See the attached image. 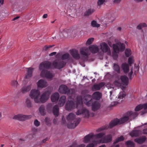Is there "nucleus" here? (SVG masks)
Returning a JSON list of instances; mask_svg holds the SVG:
<instances>
[{
    "label": "nucleus",
    "instance_id": "obj_1",
    "mask_svg": "<svg viewBox=\"0 0 147 147\" xmlns=\"http://www.w3.org/2000/svg\"><path fill=\"white\" fill-rule=\"evenodd\" d=\"M66 63L63 61H57L53 62L52 64L48 61L41 63L39 66V69L41 71L40 76L44 78H46L48 79L51 80L54 76L52 72L46 70L50 68H56L58 69L62 68L66 64Z\"/></svg>",
    "mask_w": 147,
    "mask_h": 147
},
{
    "label": "nucleus",
    "instance_id": "obj_2",
    "mask_svg": "<svg viewBox=\"0 0 147 147\" xmlns=\"http://www.w3.org/2000/svg\"><path fill=\"white\" fill-rule=\"evenodd\" d=\"M76 105L72 101H68L65 105V109L68 111H71L76 108L78 109L76 112L77 115L82 114L84 118L89 117L90 114L89 111L85 108L83 107L82 98L81 96H78L76 98Z\"/></svg>",
    "mask_w": 147,
    "mask_h": 147
},
{
    "label": "nucleus",
    "instance_id": "obj_3",
    "mask_svg": "<svg viewBox=\"0 0 147 147\" xmlns=\"http://www.w3.org/2000/svg\"><path fill=\"white\" fill-rule=\"evenodd\" d=\"M138 115V113L136 112L129 111L125 113L120 120L117 119H115L110 122L109 125H106L103 127L97 129L96 131L100 132L108 128H112L117 125L123 123L129 120H131L132 119H134Z\"/></svg>",
    "mask_w": 147,
    "mask_h": 147
},
{
    "label": "nucleus",
    "instance_id": "obj_4",
    "mask_svg": "<svg viewBox=\"0 0 147 147\" xmlns=\"http://www.w3.org/2000/svg\"><path fill=\"white\" fill-rule=\"evenodd\" d=\"M66 119L69 121L67 127L69 128H75L80 121V118H75V115L72 113H70L67 116Z\"/></svg>",
    "mask_w": 147,
    "mask_h": 147
},
{
    "label": "nucleus",
    "instance_id": "obj_5",
    "mask_svg": "<svg viewBox=\"0 0 147 147\" xmlns=\"http://www.w3.org/2000/svg\"><path fill=\"white\" fill-rule=\"evenodd\" d=\"M128 78L125 76H123L120 78L118 77H116L113 84L116 86L119 87L123 90L125 88V87L122 86L123 84L127 86L128 84Z\"/></svg>",
    "mask_w": 147,
    "mask_h": 147
},
{
    "label": "nucleus",
    "instance_id": "obj_6",
    "mask_svg": "<svg viewBox=\"0 0 147 147\" xmlns=\"http://www.w3.org/2000/svg\"><path fill=\"white\" fill-rule=\"evenodd\" d=\"M112 136L111 134H108L103 137L99 141H94L92 143L88 144L86 147H94L95 145L98 143H107L110 142L112 140Z\"/></svg>",
    "mask_w": 147,
    "mask_h": 147
},
{
    "label": "nucleus",
    "instance_id": "obj_7",
    "mask_svg": "<svg viewBox=\"0 0 147 147\" xmlns=\"http://www.w3.org/2000/svg\"><path fill=\"white\" fill-rule=\"evenodd\" d=\"M113 47L114 52L113 53L112 56L115 59L117 57V54L119 51H123L125 49V45L123 43L119 42L116 44H113Z\"/></svg>",
    "mask_w": 147,
    "mask_h": 147
},
{
    "label": "nucleus",
    "instance_id": "obj_8",
    "mask_svg": "<svg viewBox=\"0 0 147 147\" xmlns=\"http://www.w3.org/2000/svg\"><path fill=\"white\" fill-rule=\"evenodd\" d=\"M58 91L61 93L67 94L70 98H71L72 96L70 95L75 93V90L74 89H69L66 85H60Z\"/></svg>",
    "mask_w": 147,
    "mask_h": 147
},
{
    "label": "nucleus",
    "instance_id": "obj_9",
    "mask_svg": "<svg viewBox=\"0 0 147 147\" xmlns=\"http://www.w3.org/2000/svg\"><path fill=\"white\" fill-rule=\"evenodd\" d=\"M31 117L32 116L30 115H24L21 114H18L14 116L13 118L15 120L23 121Z\"/></svg>",
    "mask_w": 147,
    "mask_h": 147
},
{
    "label": "nucleus",
    "instance_id": "obj_10",
    "mask_svg": "<svg viewBox=\"0 0 147 147\" xmlns=\"http://www.w3.org/2000/svg\"><path fill=\"white\" fill-rule=\"evenodd\" d=\"M144 109L141 111V115H142L147 112V102L146 104H140L138 105L135 109V111H138L141 109Z\"/></svg>",
    "mask_w": 147,
    "mask_h": 147
},
{
    "label": "nucleus",
    "instance_id": "obj_11",
    "mask_svg": "<svg viewBox=\"0 0 147 147\" xmlns=\"http://www.w3.org/2000/svg\"><path fill=\"white\" fill-rule=\"evenodd\" d=\"M94 135L93 133H91L88 135L86 136L82 139L83 142L85 143H87L89 142L92 141L91 143H92L93 141H95L93 140L94 138ZM90 144V143H89Z\"/></svg>",
    "mask_w": 147,
    "mask_h": 147
},
{
    "label": "nucleus",
    "instance_id": "obj_12",
    "mask_svg": "<svg viewBox=\"0 0 147 147\" xmlns=\"http://www.w3.org/2000/svg\"><path fill=\"white\" fill-rule=\"evenodd\" d=\"M80 52L82 55L86 57V58L84 60L87 61L88 59V56L90 54L88 48L85 47L82 48L80 49Z\"/></svg>",
    "mask_w": 147,
    "mask_h": 147
},
{
    "label": "nucleus",
    "instance_id": "obj_13",
    "mask_svg": "<svg viewBox=\"0 0 147 147\" xmlns=\"http://www.w3.org/2000/svg\"><path fill=\"white\" fill-rule=\"evenodd\" d=\"M84 99V102L86 105L88 106H91L93 101L90 95L88 94L85 96Z\"/></svg>",
    "mask_w": 147,
    "mask_h": 147
},
{
    "label": "nucleus",
    "instance_id": "obj_14",
    "mask_svg": "<svg viewBox=\"0 0 147 147\" xmlns=\"http://www.w3.org/2000/svg\"><path fill=\"white\" fill-rule=\"evenodd\" d=\"M50 94V92L49 91L44 92L40 96L41 102L43 103L46 102L48 100Z\"/></svg>",
    "mask_w": 147,
    "mask_h": 147
},
{
    "label": "nucleus",
    "instance_id": "obj_15",
    "mask_svg": "<svg viewBox=\"0 0 147 147\" xmlns=\"http://www.w3.org/2000/svg\"><path fill=\"white\" fill-rule=\"evenodd\" d=\"M100 49L104 53L108 52L110 53V50L107 44L105 42L100 44Z\"/></svg>",
    "mask_w": 147,
    "mask_h": 147
},
{
    "label": "nucleus",
    "instance_id": "obj_16",
    "mask_svg": "<svg viewBox=\"0 0 147 147\" xmlns=\"http://www.w3.org/2000/svg\"><path fill=\"white\" fill-rule=\"evenodd\" d=\"M37 85L38 88H43L47 87L48 84L46 81L40 79L37 82Z\"/></svg>",
    "mask_w": 147,
    "mask_h": 147
},
{
    "label": "nucleus",
    "instance_id": "obj_17",
    "mask_svg": "<svg viewBox=\"0 0 147 147\" xmlns=\"http://www.w3.org/2000/svg\"><path fill=\"white\" fill-rule=\"evenodd\" d=\"M105 84L103 82H100L98 84H95L92 88L93 90L96 91L99 90Z\"/></svg>",
    "mask_w": 147,
    "mask_h": 147
},
{
    "label": "nucleus",
    "instance_id": "obj_18",
    "mask_svg": "<svg viewBox=\"0 0 147 147\" xmlns=\"http://www.w3.org/2000/svg\"><path fill=\"white\" fill-rule=\"evenodd\" d=\"M40 94V92L38 90H32L29 94L30 96L32 99L38 97Z\"/></svg>",
    "mask_w": 147,
    "mask_h": 147
},
{
    "label": "nucleus",
    "instance_id": "obj_19",
    "mask_svg": "<svg viewBox=\"0 0 147 147\" xmlns=\"http://www.w3.org/2000/svg\"><path fill=\"white\" fill-rule=\"evenodd\" d=\"M70 53L73 57L75 59H80V56L77 50L75 49L70 50Z\"/></svg>",
    "mask_w": 147,
    "mask_h": 147
},
{
    "label": "nucleus",
    "instance_id": "obj_20",
    "mask_svg": "<svg viewBox=\"0 0 147 147\" xmlns=\"http://www.w3.org/2000/svg\"><path fill=\"white\" fill-rule=\"evenodd\" d=\"M27 72L25 77V79H29L32 76V73L34 70L32 67H30L26 68Z\"/></svg>",
    "mask_w": 147,
    "mask_h": 147
},
{
    "label": "nucleus",
    "instance_id": "obj_21",
    "mask_svg": "<svg viewBox=\"0 0 147 147\" xmlns=\"http://www.w3.org/2000/svg\"><path fill=\"white\" fill-rule=\"evenodd\" d=\"M91 106L92 110L96 111L100 107V103L97 101H95L92 102Z\"/></svg>",
    "mask_w": 147,
    "mask_h": 147
},
{
    "label": "nucleus",
    "instance_id": "obj_22",
    "mask_svg": "<svg viewBox=\"0 0 147 147\" xmlns=\"http://www.w3.org/2000/svg\"><path fill=\"white\" fill-rule=\"evenodd\" d=\"M89 49L94 53H97L99 51V49L96 45H93L90 46L89 47Z\"/></svg>",
    "mask_w": 147,
    "mask_h": 147
},
{
    "label": "nucleus",
    "instance_id": "obj_23",
    "mask_svg": "<svg viewBox=\"0 0 147 147\" xmlns=\"http://www.w3.org/2000/svg\"><path fill=\"white\" fill-rule=\"evenodd\" d=\"M142 131L139 130H134L130 133L129 135L131 137H137L141 134Z\"/></svg>",
    "mask_w": 147,
    "mask_h": 147
},
{
    "label": "nucleus",
    "instance_id": "obj_24",
    "mask_svg": "<svg viewBox=\"0 0 147 147\" xmlns=\"http://www.w3.org/2000/svg\"><path fill=\"white\" fill-rule=\"evenodd\" d=\"M59 94L58 92H55L51 96V101L53 102H57L59 98Z\"/></svg>",
    "mask_w": 147,
    "mask_h": 147
},
{
    "label": "nucleus",
    "instance_id": "obj_25",
    "mask_svg": "<svg viewBox=\"0 0 147 147\" xmlns=\"http://www.w3.org/2000/svg\"><path fill=\"white\" fill-rule=\"evenodd\" d=\"M66 101V97L65 96H61L59 99L58 105L60 107L63 106Z\"/></svg>",
    "mask_w": 147,
    "mask_h": 147
},
{
    "label": "nucleus",
    "instance_id": "obj_26",
    "mask_svg": "<svg viewBox=\"0 0 147 147\" xmlns=\"http://www.w3.org/2000/svg\"><path fill=\"white\" fill-rule=\"evenodd\" d=\"M32 85L30 84L28 86H24L21 89V92L23 94L25 93L28 92L31 89Z\"/></svg>",
    "mask_w": 147,
    "mask_h": 147
},
{
    "label": "nucleus",
    "instance_id": "obj_27",
    "mask_svg": "<svg viewBox=\"0 0 147 147\" xmlns=\"http://www.w3.org/2000/svg\"><path fill=\"white\" fill-rule=\"evenodd\" d=\"M101 96V93L99 92H95L92 95V98L96 100H99Z\"/></svg>",
    "mask_w": 147,
    "mask_h": 147
},
{
    "label": "nucleus",
    "instance_id": "obj_28",
    "mask_svg": "<svg viewBox=\"0 0 147 147\" xmlns=\"http://www.w3.org/2000/svg\"><path fill=\"white\" fill-rule=\"evenodd\" d=\"M25 105V106L28 108H30L32 107V102L30 98H27L26 99Z\"/></svg>",
    "mask_w": 147,
    "mask_h": 147
},
{
    "label": "nucleus",
    "instance_id": "obj_29",
    "mask_svg": "<svg viewBox=\"0 0 147 147\" xmlns=\"http://www.w3.org/2000/svg\"><path fill=\"white\" fill-rule=\"evenodd\" d=\"M146 138L145 136H142L140 138H137L134 140V141L139 144H141L146 140Z\"/></svg>",
    "mask_w": 147,
    "mask_h": 147
},
{
    "label": "nucleus",
    "instance_id": "obj_30",
    "mask_svg": "<svg viewBox=\"0 0 147 147\" xmlns=\"http://www.w3.org/2000/svg\"><path fill=\"white\" fill-rule=\"evenodd\" d=\"M121 68L123 71L125 73H127L129 71V65L126 63H122L121 65Z\"/></svg>",
    "mask_w": 147,
    "mask_h": 147
},
{
    "label": "nucleus",
    "instance_id": "obj_31",
    "mask_svg": "<svg viewBox=\"0 0 147 147\" xmlns=\"http://www.w3.org/2000/svg\"><path fill=\"white\" fill-rule=\"evenodd\" d=\"M53 112L55 117H57L58 116L59 114V108L57 105H56L54 107L53 109Z\"/></svg>",
    "mask_w": 147,
    "mask_h": 147
},
{
    "label": "nucleus",
    "instance_id": "obj_32",
    "mask_svg": "<svg viewBox=\"0 0 147 147\" xmlns=\"http://www.w3.org/2000/svg\"><path fill=\"white\" fill-rule=\"evenodd\" d=\"M113 70L117 73L119 74L120 73V68L119 65L116 63H114L113 67Z\"/></svg>",
    "mask_w": 147,
    "mask_h": 147
},
{
    "label": "nucleus",
    "instance_id": "obj_33",
    "mask_svg": "<svg viewBox=\"0 0 147 147\" xmlns=\"http://www.w3.org/2000/svg\"><path fill=\"white\" fill-rule=\"evenodd\" d=\"M105 134L104 133L101 132L95 135H94V138L96 139H101L103 137Z\"/></svg>",
    "mask_w": 147,
    "mask_h": 147
},
{
    "label": "nucleus",
    "instance_id": "obj_34",
    "mask_svg": "<svg viewBox=\"0 0 147 147\" xmlns=\"http://www.w3.org/2000/svg\"><path fill=\"white\" fill-rule=\"evenodd\" d=\"M40 113L42 115H44L45 114V107L43 105H41L39 109Z\"/></svg>",
    "mask_w": 147,
    "mask_h": 147
},
{
    "label": "nucleus",
    "instance_id": "obj_35",
    "mask_svg": "<svg viewBox=\"0 0 147 147\" xmlns=\"http://www.w3.org/2000/svg\"><path fill=\"white\" fill-rule=\"evenodd\" d=\"M125 92H120L118 95V98L120 99H122L123 97L125 96Z\"/></svg>",
    "mask_w": 147,
    "mask_h": 147
},
{
    "label": "nucleus",
    "instance_id": "obj_36",
    "mask_svg": "<svg viewBox=\"0 0 147 147\" xmlns=\"http://www.w3.org/2000/svg\"><path fill=\"white\" fill-rule=\"evenodd\" d=\"M124 139V138L123 136H121L120 137L117 138L113 143V145H115L118 142L123 141Z\"/></svg>",
    "mask_w": 147,
    "mask_h": 147
},
{
    "label": "nucleus",
    "instance_id": "obj_37",
    "mask_svg": "<svg viewBox=\"0 0 147 147\" xmlns=\"http://www.w3.org/2000/svg\"><path fill=\"white\" fill-rule=\"evenodd\" d=\"M147 27V25L144 23H140L137 26V28L139 30L141 29L142 28Z\"/></svg>",
    "mask_w": 147,
    "mask_h": 147
},
{
    "label": "nucleus",
    "instance_id": "obj_38",
    "mask_svg": "<svg viewBox=\"0 0 147 147\" xmlns=\"http://www.w3.org/2000/svg\"><path fill=\"white\" fill-rule=\"evenodd\" d=\"M126 144L127 147H134V143L130 141H127L126 142Z\"/></svg>",
    "mask_w": 147,
    "mask_h": 147
},
{
    "label": "nucleus",
    "instance_id": "obj_39",
    "mask_svg": "<svg viewBox=\"0 0 147 147\" xmlns=\"http://www.w3.org/2000/svg\"><path fill=\"white\" fill-rule=\"evenodd\" d=\"M94 12L93 9H88L85 12V15L87 16L91 14Z\"/></svg>",
    "mask_w": 147,
    "mask_h": 147
},
{
    "label": "nucleus",
    "instance_id": "obj_40",
    "mask_svg": "<svg viewBox=\"0 0 147 147\" xmlns=\"http://www.w3.org/2000/svg\"><path fill=\"white\" fill-rule=\"evenodd\" d=\"M134 61V57L133 56L130 57L128 59V63L130 66Z\"/></svg>",
    "mask_w": 147,
    "mask_h": 147
},
{
    "label": "nucleus",
    "instance_id": "obj_41",
    "mask_svg": "<svg viewBox=\"0 0 147 147\" xmlns=\"http://www.w3.org/2000/svg\"><path fill=\"white\" fill-rule=\"evenodd\" d=\"M91 25L93 27L98 28L100 26V25L98 24L96 21L93 20L91 22Z\"/></svg>",
    "mask_w": 147,
    "mask_h": 147
},
{
    "label": "nucleus",
    "instance_id": "obj_42",
    "mask_svg": "<svg viewBox=\"0 0 147 147\" xmlns=\"http://www.w3.org/2000/svg\"><path fill=\"white\" fill-rule=\"evenodd\" d=\"M131 50L129 49H126L125 50V54L126 57H128L131 55Z\"/></svg>",
    "mask_w": 147,
    "mask_h": 147
},
{
    "label": "nucleus",
    "instance_id": "obj_43",
    "mask_svg": "<svg viewBox=\"0 0 147 147\" xmlns=\"http://www.w3.org/2000/svg\"><path fill=\"white\" fill-rule=\"evenodd\" d=\"M69 54L68 53L64 54L62 55L61 59H67L69 58Z\"/></svg>",
    "mask_w": 147,
    "mask_h": 147
},
{
    "label": "nucleus",
    "instance_id": "obj_44",
    "mask_svg": "<svg viewBox=\"0 0 147 147\" xmlns=\"http://www.w3.org/2000/svg\"><path fill=\"white\" fill-rule=\"evenodd\" d=\"M94 38H92L88 39L86 42V45H90L94 41Z\"/></svg>",
    "mask_w": 147,
    "mask_h": 147
},
{
    "label": "nucleus",
    "instance_id": "obj_45",
    "mask_svg": "<svg viewBox=\"0 0 147 147\" xmlns=\"http://www.w3.org/2000/svg\"><path fill=\"white\" fill-rule=\"evenodd\" d=\"M18 84V83L16 81L13 80L11 82V85L14 87H16Z\"/></svg>",
    "mask_w": 147,
    "mask_h": 147
},
{
    "label": "nucleus",
    "instance_id": "obj_46",
    "mask_svg": "<svg viewBox=\"0 0 147 147\" xmlns=\"http://www.w3.org/2000/svg\"><path fill=\"white\" fill-rule=\"evenodd\" d=\"M139 66L138 65H135L134 68V73L136 74V73L138 72L139 70Z\"/></svg>",
    "mask_w": 147,
    "mask_h": 147
},
{
    "label": "nucleus",
    "instance_id": "obj_47",
    "mask_svg": "<svg viewBox=\"0 0 147 147\" xmlns=\"http://www.w3.org/2000/svg\"><path fill=\"white\" fill-rule=\"evenodd\" d=\"M35 102L37 103H40L41 102V98L39 99L38 97H36L35 98H33Z\"/></svg>",
    "mask_w": 147,
    "mask_h": 147
},
{
    "label": "nucleus",
    "instance_id": "obj_48",
    "mask_svg": "<svg viewBox=\"0 0 147 147\" xmlns=\"http://www.w3.org/2000/svg\"><path fill=\"white\" fill-rule=\"evenodd\" d=\"M105 0H98L97 4L98 6H100L102 5L105 2Z\"/></svg>",
    "mask_w": 147,
    "mask_h": 147
},
{
    "label": "nucleus",
    "instance_id": "obj_49",
    "mask_svg": "<svg viewBox=\"0 0 147 147\" xmlns=\"http://www.w3.org/2000/svg\"><path fill=\"white\" fill-rule=\"evenodd\" d=\"M34 123L35 126H38L39 125L40 123L37 119H35L34 120Z\"/></svg>",
    "mask_w": 147,
    "mask_h": 147
},
{
    "label": "nucleus",
    "instance_id": "obj_50",
    "mask_svg": "<svg viewBox=\"0 0 147 147\" xmlns=\"http://www.w3.org/2000/svg\"><path fill=\"white\" fill-rule=\"evenodd\" d=\"M118 103V102H112L111 104V107H113L116 105Z\"/></svg>",
    "mask_w": 147,
    "mask_h": 147
},
{
    "label": "nucleus",
    "instance_id": "obj_51",
    "mask_svg": "<svg viewBox=\"0 0 147 147\" xmlns=\"http://www.w3.org/2000/svg\"><path fill=\"white\" fill-rule=\"evenodd\" d=\"M49 119L48 118H46L45 119V121L47 124H48L49 121Z\"/></svg>",
    "mask_w": 147,
    "mask_h": 147
},
{
    "label": "nucleus",
    "instance_id": "obj_52",
    "mask_svg": "<svg viewBox=\"0 0 147 147\" xmlns=\"http://www.w3.org/2000/svg\"><path fill=\"white\" fill-rule=\"evenodd\" d=\"M121 0H114L113 1V2L115 4L118 3H120Z\"/></svg>",
    "mask_w": 147,
    "mask_h": 147
},
{
    "label": "nucleus",
    "instance_id": "obj_53",
    "mask_svg": "<svg viewBox=\"0 0 147 147\" xmlns=\"http://www.w3.org/2000/svg\"><path fill=\"white\" fill-rule=\"evenodd\" d=\"M133 69L132 68L131 69V71L129 74L128 76L130 78L131 77V76L133 74Z\"/></svg>",
    "mask_w": 147,
    "mask_h": 147
},
{
    "label": "nucleus",
    "instance_id": "obj_54",
    "mask_svg": "<svg viewBox=\"0 0 147 147\" xmlns=\"http://www.w3.org/2000/svg\"><path fill=\"white\" fill-rule=\"evenodd\" d=\"M37 131V130L36 129H32V136H33V135H34V134H32L34 132H36Z\"/></svg>",
    "mask_w": 147,
    "mask_h": 147
},
{
    "label": "nucleus",
    "instance_id": "obj_55",
    "mask_svg": "<svg viewBox=\"0 0 147 147\" xmlns=\"http://www.w3.org/2000/svg\"><path fill=\"white\" fill-rule=\"evenodd\" d=\"M143 134H147V129H144L143 130Z\"/></svg>",
    "mask_w": 147,
    "mask_h": 147
},
{
    "label": "nucleus",
    "instance_id": "obj_56",
    "mask_svg": "<svg viewBox=\"0 0 147 147\" xmlns=\"http://www.w3.org/2000/svg\"><path fill=\"white\" fill-rule=\"evenodd\" d=\"M52 106V104L51 103H49L47 105V108H49L50 107H51Z\"/></svg>",
    "mask_w": 147,
    "mask_h": 147
},
{
    "label": "nucleus",
    "instance_id": "obj_57",
    "mask_svg": "<svg viewBox=\"0 0 147 147\" xmlns=\"http://www.w3.org/2000/svg\"><path fill=\"white\" fill-rule=\"evenodd\" d=\"M56 53V52H53L50 54V56H52L53 55H55Z\"/></svg>",
    "mask_w": 147,
    "mask_h": 147
},
{
    "label": "nucleus",
    "instance_id": "obj_58",
    "mask_svg": "<svg viewBox=\"0 0 147 147\" xmlns=\"http://www.w3.org/2000/svg\"><path fill=\"white\" fill-rule=\"evenodd\" d=\"M110 147H119V145H113L111 146Z\"/></svg>",
    "mask_w": 147,
    "mask_h": 147
},
{
    "label": "nucleus",
    "instance_id": "obj_59",
    "mask_svg": "<svg viewBox=\"0 0 147 147\" xmlns=\"http://www.w3.org/2000/svg\"><path fill=\"white\" fill-rule=\"evenodd\" d=\"M48 15L47 14H44L43 16V18H47Z\"/></svg>",
    "mask_w": 147,
    "mask_h": 147
},
{
    "label": "nucleus",
    "instance_id": "obj_60",
    "mask_svg": "<svg viewBox=\"0 0 147 147\" xmlns=\"http://www.w3.org/2000/svg\"><path fill=\"white\" fill-rule=\"evenodd\" d=\"M19 16H17V17H16L15 18H13V20H12V21H14L16 20H17L19 18Z\"/></svg>",
    "mask_w": 147,
    "mask_h": 147
},
{
    "label": "nucleus",
    "instance_id": "obj_61",
    "mask_svg": "<svg viewBox=\"0 0 147 147\" xmlns=\"http://www.w3.org/2000/svg\"><path fill=\"white\" fill-rule=\"evenodd\" d=\"M4 0H0V5L3 4Z\"/></svg>",
    "mask_w": 147,
    "mask_h": 147
},
{
    "label": "nucleus",
    "instance_id": "obj_62",
    "mask_svg": "<svg viewBox=\"0 0 147 147\" xmlns=\"http://www.w3.org/2000/svg\"><path fill=\"white\" fill-rule=\"evenodd\" d=\"M110 99H112V97H111V94L112 93V91H111L110 92Z\"/></svg>",
    "mask_w": 147,
    "mask_h": 147
},
{
    "label": "nucleus",
    "instance_id": "obj_63",
    "mask_svg": "<svg viewBox=\"0 0 147 147\" xmlns=\"http://www.w3.org/2000/svg\"><path fill=\"white\" fill-rule=\"evenodd\" d=\"M57 119H54L53 120V123H54V124H56V122L57 121Z\"/></svg>",
    "mask_w": 147,
    "mask_h": 147
},
{
    "label": "nucleus",
    "instance_id": "obj_64",
    "mask_svg": "<svg viewBox=\"0 0 147 147\" xmlns=\"http://www.w3.org/2000/svg\"><path fill=\"white\" fill-rule=\"evenodd\" d=\"M106 145L105 144H103L98 147H106Z\"/></svg>",
    "mask_w": 147,
    "mask_h": 147
}]
</instances>
